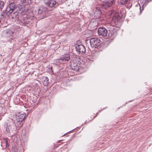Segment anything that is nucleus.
Instances as JSON below:
<instances>
[{
    "label": "nucleus",
    "instance_id": "obj_16",
    "mask_svg": "<svg viewBox=\"0 0 152 152\" xmlns=\"http://www.w3.org/2000/svg\"><path fill=\"white\" fill-rule=\"evenodd\" d=\"M96 10H100V8L99 9L98 7H96Z\"/></svg>",
    "mask_w": 152,
    "mask_h": 152
},
{
    "label": "nucleus",
    "instance_id": "obj_8",
    "mask_svg": "<svg viewBox=\"0 0 152 152\" xmlns=\"http://www.w3.org/2000/svg\"><path fill=\"white\" fill-rule=\"evenodd\" d=\"M119 1L121 4H125L128 8H129L132 6L130 0H120Z\"/></svg>",
    "mask_w": 152,
    "mask_h": 152
},
{
    "label": "nucleus",
    "instance_id": "obj_14",
    "mask_svg": "<svg viewBox=\"0 0 152 152\" xmlns=\"http://www.w3.org/2000/svg\"><path fill=\"white\" fill-rule=\"evenodd\" d=\"M4 142H5L6 143V146H7V140L6 139H5L4 140Z\"/></svg>",
    "mask_w": 152,
    "mask_h": 152
},
{
    "label": "nucleus",
    "instance_id": "obj_10",
    "mask_svg": "<svg viewBox=\"0 0 152 152\" xmlns=\"http://www.w3.org/2000/svg\"><path fill=\"white\" fill-rule=\"evenodd\" d=\"M42 82L44 86H47L49 83V79L46 77H44L42 78Z\"/></svg>",
    "mask_w": 152,
    "mask_h": 152
},
{
    "label": "nucleus",
    "instance_id": "obj_5",
    "mask_svg": "<svg viewBox=\"0 0 152 152\" xmlns=\"http://www.w3.org/2000/svg\"><path fill=\"white\" fill-rule=\"evenodd\" d=\"M98 34L102 36H106L107 35L108 32L106 29L103 27H99L98 30Z\"/></svg>",
    "mask_w": 152,
    "mask_h": 152
},
{
    "label": "nucleus",
    "instance_id": "obj_11",
    "mask_svg": "<svg viewBox=\"0 0 152 152\" xmlns=\"http://www.w3.org/2000/svg\"><path fill=\"white\" fill-rule=\"evenodd\" d=\"M28 23L27 21H24V20H21L20 24L21 25H25L26 24Z\"/></svg>",
    "mask_w": 152,
    "mask_h": 152
},
{
    "label": "nucleus",
    "instance_id": "obj_13",
    "mask_svg": "<svg viewBox=\"0 0 152 152\" xmlns=\"http://www.w3.org/2000/svg\"><path fill=\"white\" fill-rule=\"evenodd\" d=\"M26 0H21V4L20 5L21 6L23 5V4H24L26 2Z\"/></svg>",
    "mask_w": 152,
    "mask_h": 152
},
{
    "label": "nucleus",
    "instance_id": "obj_18",
    "mask_svg": "<svg viewBox=\"0 0 152 152\" xmlns=\"http://www.w3.org/2000/svg\"><path fill=\"white\" fill-rule=\"evenodd\" d=\"M143 10V8H142V10Z\"/></svg>",
    "mask_w": 152,
    "mask_h": 152
},
{
    "label": "nucleus",
    "instance_id": "obj_2",
    "mask_svg": "<svg viewBox=\"0 0 152 152\" xmlns=\"http://www.w3.org/2000/svg\"><path fill=\"white\" fill-rule=\"evenodd\" d=\"M100 40L98 38H92L90 40L91 46L93 48H97L100 45Z\"/></svg>",
    "mask_w": 152,
    "mask_h": 152
},
{
    "label": "nucleus",
    "instance_id": "obj_3",
    "mask_svg": "<svg viewBox=\"0 0 152 152\" xmlns=\"http://www.w3.org/2000/svg\"><path fill=\"white\" fill-rule=\"evenodd\" d=\"M15 4L14 2L10 3L7 7L6 11L7 15H9L11 14L15 10Z\"/></svg>",
    "mask_w": 152,
    "mask_h": 152
},
{
    "label": "nucleus",
    "instance_id": "obj_19",
    "mask_svg": "<svg viewBox=\"0 0 152 152\" xmlns=\"http://www.w3.org/2000/svg\"><path fill=\"white\" fill-rule=\"evenodd\" d=\"M1 22V21L0 20V22Z\"/></svg>",
    "mask_w": 152,
    "mask_h": 152
},
{
    "label": "nucleus",
    "instance_id": "obj_12",
    "mask_svg": "<svg viewBox=\"0 0 152 152\" xmlns=\"http://www.w3.org/2000/svg\"><path fill=\"white\" fill-rule=\"evenodd\" d=\"M4 2L3 1H1L0 2V10H1L4 7Z\"/></svg>",
    "mask_w": 152,
    "mask_h": 152
},
{
    "label": "nucleus",
    "instance_id": "obj_17",
    "mask_svg": "<svg viewBox=\"0 0 152 152\" xmlns=\"http://www.w3.org/2000/svg\"><path fill=\"white\" fill-rule=\"evenodd\" d=\"M40 11V10H39V12H38V13H39V11Z\"/></svg>",
    "mask_w": 152,
    "mask_h": 152
},
{
    "label": "nucleus",
    "instance_id": "obj_4",
    "mask_svg": "<svg viewBox=\"0 0 152 152\" xmlns=\"http://www.w3.org/2000/svg\"><path fill=\"white\" fill-rule=\"evenodd\" d=\"M75 48L77 52L79 54H83L86 52L85 47L82 45H76Z\"/></svg>",
    "mask_w": 152,
    "mask_h": 152
},
{
    "label": "nucleus",
    "instance_id": "obj_1",
    "mask_svg": "<svg viewBox=\"0 0 152 152\" xmlns=\"http://www.w3.org/2000/svg\"><path fill=\"white\" fill-rule=\"evenodd\" d=\"M25 117V115L20 113L16 115V118L17 121V123L15 124L16 129H19L22 126V124H21V122L24 120Z\"/></svg>",
    "mask_w": 152,
    "mask_h": 152
},
{
    "label": "nucleus",
    "instance_id": "obj_7",
    "mask_svg": "<svg viewBox=\"0 0 152 152\" xmlns=\"http://www.w3.org/2000/svg\"><path fill=\"white\" fill-rule=\"evenodd\" d=\"M44 2L46 5L51 7H53L56 4L55 0H44Z\"/></svg>",
    "mask_w": 152,
    "mask_h": 152
},
{
    "label": "nucleus",
    "instance_id": "obj_15",
    "mask_svg": "<svg viewBox=\"0 0 152 152\" xmlns=\"http://www.w3.org/2000/svg\"><path fill=\"white\" fill-rule=\"evenodd\" d=\"M140 14H141V13H142V11H141V6H140Z\"/></svg>",
    "mask_w": 152,
    "mask_h": 152
},
{
    "label": "nucleus",
    "instance_id": "obj_9",
    "mask_svg": "<svg viewBox=\"0 0 152 152\" xmlns=\"http://www.w3.org/2000/svg\"><path fill=\"white\" fill-rule=\"evenodd\" d=\"M70 59V56L69 55H66L63 56L60 58V60L65 62L68 61Z\"/></svg>",
    "mask_w": 152,
    "mask_h": 152
},
{
    "label": "nucleus",
    "instance_id": "obj_6",
    "mask_svg": "<svg viewBox=\"0 0 152 152\" xmlns=\"http://www.w3.org/2000/svg\"><path fill=\"white\" fill-rule=\"evenodd\" d=\"M73 70L76 71L78 70L80 68V64L79 61H75L71 65Z\"/></svg>",
    "mask_w": 152,
    "mask_h": 152
}]
</instances>
